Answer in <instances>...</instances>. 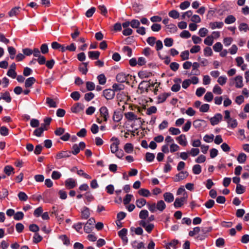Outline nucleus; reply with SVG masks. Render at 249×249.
Masks as SVG:
<instances>
[{
  "label": "nucleus",
  "mask_w": 249,
  "mask_h": 249,
  "mask_svg": "<svg viewBox=\"0 0 249 249\" xmlns=\"http://www.w3.org/2000/svg\"><path fill=\"white\" fill-rule=\"evenodd\" d=\"M166 207V204L162 200L158 201L157 203L154 202L147 203V207L151 213H155L156 211L162 212L165 210Z\"/></svg>",
  "instance_id": "nucleus-1"
},
{
  "label": "nucleus",
  "mask_w": 249,
  "mask_h": 249,
  "mask_svg": "<svg viewBox=\"0 0 249 249\" xmlns=\"http://www.w3.org/2000/svg\"><path fill=\"white\" fill-rule=\"evenodd\" d=\"M156 83H151L150 81H143L139 85L138 88L141 91V92L146 91L148 92L149 90H151V87H154Z\"/></svg>",
  "instance_id": "nucleus-2"
},
{
  "label": "nucleus",
  "mask_w": 249,
  "mask_h": 249,
  "mask_svg": "<svg viewBox=\"0 0 249 249\" xmlns=\"http://www.w3.org/2000/svg\"><path fill=\"white\" fill-rule=\"evenodd\" d=\"M111 141L113 142L110 144V148L112 153L115 154L119 150V145L120 143L119 140L116 137H112Z\"/></svg>",
  "instance_id": "nucleus-3"
},
{
  "label": "nucleus",
  "mask_w": 249,
  "mask_h": 249,
  "mask_svg": "<svg viewBox=\"0 0 249 249\" xmlns=\"http://www.w3.org/2000/svg\"><path fill=\"white\" fill-rule=\"evenodd\" d=\"M188 198V195L187 193H184L182 197L180 198H176L174 203V206L175 208L181 207L184 203L186 202Z\"/></svg>",
  "instance_id": "nucleus-4"
},
{
  "label": "nucleus",
  "mask_w": 249,
  "mask_h": 249,
  "mask_svg": "<svg viewBox=\"0 0 249 249\" xmlns=\"http://www.w3.org/2000/svg\"><path fill=\"white\" fill-rule=\"evenodd\" d=\"M86 146L84 142H80L79 144H74L72 147V153L74 155H77L80 152V150H83Z\"/></svg>",
  "instance_id": "nucleus-5"
},
{
  "label": "nucleus",
  "mask_w": 249,
  "mask_h": 249,
  "mask_svg": "<svg viewBox=\"0 0 249 249\" xmlns=\"http://www.w3.org/2000/svg\"><path fill=\"white\" fill-rule=\"evenodd\" d=\"M100 117L103 118L104 121L107 122L109 117L108 110L106 107H102L100 109Z\"/></svg>",
  "instance_id": "nucleus-6"
},
{
  "label": "nucleus",
  "mask_w": 249,
  "mask_h": 249,
  "mask_svg": "<svg viewBox=\"0 0 249 249\" xmlns=\"http://www.w3.org/2000/svg\"><path fill=\"white\" fill-rule=\"evenodd\" d=\"M71 155V152L69 151H61L58 152L56 156L55 159L56 160H60L69 158Z\"/></svg>",
  "instance_id": "nucleus-7"
},
{
  "label": "nucleus",
  "mask_w": 249,
  "mask_h": 249,
  "mask_svg": "<svg viewBox=\"0 0 249 249\" xmlns=\"http://www.w3.org/2000/svg\"><path fill=\"white\" fill-rule=\"evenodd\" d=\"M127 230L126 229L123 228L118 232V235L122 240L124 244H126L128 242V238L126 236Z\"/></svg>",
  "instance_id": "nucleus-8"
},
{
  "label": "nucleus",
  "mask_w": 249,
  "mask_h": 249,
  "mask_svg": "<svg viewBox=\"0 0 249 249\" xmlns=\"http://www.w3.org/2000/svg\"><path fill=\"white\" fill-rule=\"evenodd\" d=\"M77 185L76 180L72 178H69L65 181V185L68 189H72Z\"/></svg>",
  "instance_id": "nucleus-9"
},
{
  "label": "nucleus",
  "mask_w": 249,
  "mask_h": 249,
  "mask_svg": "<svg viewBox=\"0 0 249 249\" xmlns=\"http://www.w3.org/2000/svg\"><path fill=\"white\" fill-rule=\"evenodd\" d=\"M222 115L220 113H217L210 119V122L212 125H214L217 124L222 120Z\"/></svg>",
  "instance_id": "nucleus-10"
},
{
  "label": "nucleus",
  "mask_w": 249,
  "mask_h": 249,
  "mask_svg": "<svg viewBox=\"0 0 249 249\" xmlns=\"http://www.w3.org/2000/svg\"><path fill=\"white\" fill-rule=\"evenodd\" d=\"M103 95L107 100H111L114 98L115 92L112 89H107L103 91Z\"/></svg>",
  "instance_id": "nucleus-11"
},
{
  "label": "nucleus",
  "mask_w": 249,
  "mask_h": 249,
  "mask_svg": "<svg viewBox=\"0 0 249 249\" xmlns=\"http://www.w3.org/2000/svg\"><path fill=\"white\" fill-rule=\"evenodd\" d=\"M188 175V173L187 171H181L176 175L174 181L176 182L179 181L186 178Z\"/></svg>",
  "instance_id": "nucleus-12"
},
{
  "label": "nucleus",
  "mask_w": 249,
  "mask_h": 249,
  "mask_svg": "<svg viewBox=\"0 0 249 249\" xmlns=\"http://www.w3.org/2000/svg\"><path fill=\"white\" fill-rule=\"evenodd\" d=\"M176 140L180 145L183 146H186L187 144L186 138L184 134H181L178 137H177Z\"/></svg>",
  "instance_id": "nucleus-13"
},
{
  "label": "nucleus",
  "mask_w": 249,
  "mask_h": 249,
  "mask_svg": "<svg viewBox=\"0 0 249 249\" xmlns=\"http://www.w3.org/2000/svg\"><path fill=\"white\" fill-rule=\"evenodd\" d=\"M123 118V115L119 110H115L114 112L112 119L115 122H119Z\"/></svg>",
  "instance_id": "nucleus-14"
},
{
  "label": "nucleus",
  "mask_w": 249,
  "mask_h": 249,
  "mask_svg": "<svg viewBox=\"0 0 249 249\" xmlns=\"http://www.w3.org/2000/svg\"><path fill=\"white\" fill-rule=\"evenodd\" d=\"M225 116L224 119L227 121L228 125L231 127H233V124L232 123V119L230 117V112L228 110L224 111Z\"/></svg>",
  "instance_id": "nucleus-15"
},
{
  "label": "nucleus",
  "mask_w": 249,
  "mask_h": 249,
  "mask_svg": "<svg viewBox=\"0 0 249 249\" xmlns=\"http://www.w3.org/2000/svg\"><path fill=\"white\" fill-rule=\"evenodd\" d=\"M128 75H126L124 73H119L116 76V80L118 82L124 83L127 80Z\"/></svg>",
  "instance_id": "nucleus-16"
},
{
  "label": "nucleus",
  "mask_w": 249,
  "mask_h": 249,
  "mask_svg": "<svg viewBox=\"0 0 249 249\" xmlns=\"http://www.w3.org/2000/svg\"><path fill=\"white\" fill-rule=\"evenodd\" d=\"M131 245L134 249H146L144 243L142 242H138L137 241H134L132 243Z\"/></svg>",
  "instance_id": "nucleus-17"
},
{
  "label": "nucleus",
  "mask_w": 249,
  "mask_h": 249,
  "mask_svg": "<svg viewBox=\"0 0 249 249\" xmlns=\"http://www.w3.org/2000/svg\"><path fill=\"white\" fill-rule=\"evenodd\" d=\"M163 198L164 200L168 203L173 202L174 199L173 195L170 192L165 193L163 194Z\"/></svg>",
  "instance_id": "nucleus-18"
},
{
  "label": "nucleus",
  "mask_w": 249,
  "mask_h": 249,
  "mask_svg": "<svg viewBox=\"0 0 249 249\" xmlns=\"http://www.w3.org/2000/svg\"><path fill=\"white\" fill-rule=\"evenodd\" d=\"M170 95L169 93H163L159 95L158 97V103H162L165 102L166 99Z\"/></svg>",
  "instance_id": "nucleus-19"
},
{
  "label": "nucleus",
  "mask_w": 249,
  "mask_h": 249,
  "mask_svg": "<svg viewBox=\"0 0 249 249\" xmlns=\"http://www.w3.org/2000/svg\"><path fill=\"white\" fill-rule=\"evenodd\" d=\"M223 25L222 22H212L209 23V27L212 30L216 28L220 29L223 26Z\"/></svg>",
  "instance_id": "nucleus-20"
},
{
  "label": "nucleus",
  "mask_w": 249,
  "mask_h": 249,
  "mask_svg": "<svg viewBox=\"0 0 249 249\" xmlns=\"http://www.w3.org/2000/svg\"><path fill=\"white\" fill-rule=\"evenodd\" d=\"M21 7L19 6L15 7L13 8L9 12L8 15L10 17L16 16L19 14Z\"/></svg>",
  "instance_id": "nucleus-21"
},
{
  "label": "nucleus",
  "mask_w": 249,
  "mask_h": 249,
  "mask_svg": "<svg viewBox=\"0 0 249 249\" xmlns=\"http://www.w3.org/2000/svg\"><path fill=\"white\" fill-rule=\"evenodd\" d=\"M36 82V79L33 77L27 78L25 82V87L26 88H31L32 85Z\"/></svg>",
  "instance_id": "nucleus-22"
},
{
  "label": "nucleus",
  "mask_w": 249,
  "mask_h": 249,
  "mask_svg": "<svg viewBox=\"0 0 249 249\" xmlns=\"http://www.w3.org/2000/svg\"><path fill=\"white\" fill-rule=\"evenodd\" d=\"M124 116L128 121H132L138 119L137 116L132 112L125 113Z\"/></svg>",
  "instance_id": "nucleus-23"
},
{
  "label": "nucleus",
  "mask_w": 249,
  "mask_h": 249,
  "mask_svg": "<svg viewBox=\"0 0 249 249\" xmlns=\"http://www.w3.org/2000/svg\"><path fill=\"white\" fill-rule=\"evenodd\" d=\"M124 151L130 154L132 153L134 150V147L132 143H126L124 147Z\"/></svg>",
  "instance_id": "nucleus-24"
},
{
  "label": "nucleus",
  "mask_w": 249,
  "mask_h": 249,
  "mask_svg": "<svg viewBox=\"0 0 249 249\" xmlns=\"http://www.w3.org/2000/svg\"><path fill=\"white\" fill-rule=\"evenodd\" d=\"M247 156L244 153H240L237 157V160L240 163H244L247 160Z\"/></svg>",
  "instance_id": "nucleus-25"
},
{
  "label": "nucleus",
  "mask_w": 249,
  "mask_h": 249,
  "mask_svg": "<svg viewBox=\"0 0 249 249\" xmlns=\"http://www.w3.org/2000/svg\"><path fill=\"white\" fill-rule=\"evenodd\" d=\"M235 86L237 88H242L243 86V78L241 76H237L234 78Z\"/></svg>",
  "instance_id": "nucleus-26"
},
{
  "label": "nucleus",
  "mask_w": 249,
  "mask_h": 249,
  "mask_svg": "<svg viewBox=\"0 0 249 249\" xmlns=\"http://www.w3.org/2000/svg\"><path fill=\"white\" fill-rule=\"evenodd\" d=\"M89 57L92 59H98L100 53L98 51H90L88 53Z\"/></svg>",
  "instance_id": "nucleus-27"
},
{
  "label": "nucleus",
  "mask_w": 249,
  "mask_h": 249,
  "mask_svg": "<svg viewBox=\"0 0 249 249\" xmlns=\"http://www.w3.org/2000/svg\"><path fill=\"white\" fill-rule=\"evenodd\" d=\"M90 215L89 209L87 207H84L83 210L81 212V218L82 219H88Z\"/></svg>",
  "instance_id": "nucleus-28"
},
{
  "label": "nucleus",
  "mask_w": 249,
  "mask_h": 249,
  "mask_svg": "<svg viewBox=\"0 0 249 249\" xmlns=\"http://www.w3.org/2000/svg\"><path fill=\"white\" fill-rule=\"evenodd\" d=\"M83 109V105L80 103H77L71 107V111L74 113L79 112Z\"/></svg>",
  "instance_id": "nucleus-29"
},
{
  "label": "nucleus",
  "mask_w": 249,
  "mask_h": 249,
  "mask_svg": "<svg viewBox=\"0 0 249 249\" xmlns=\"http://www.w3.org/2000/svg\"><path fill=\"white\" fill-rule=\"evenodd\" d=\"M138 194L142 196L148 197L151 195L150 191L146 189H141L138 191Z\"/></svg>",
  "instance_id": "nucleus-30"
},
{
  "label": "nucleus",
  "mask_w": 249,
  "mask_h": 249,
  "mask_svg": "<svg viewBox=\"0 0 249 249\" xmlns=\"http://www.w3.org/2000/svg\"><path fill=\"white\" fill-rule=\"evenodd\" d=\"M146 201L144 198H140L136 201V204L138 208H141L145 204L147 205Z\"/></svg>",
  "instance_id": "nucleus-31"
},
{
  "label": "nucleus",
  "mask_w": 249,
  "mask_h": 249,
  "mask_svg": "<svg viewBox=\"0 0 249 249\" xmlns=\"http://www.w3.org/2000/svg\"><path fill=\"white\" fill-rule=\"evenodd\" d=\"M236 61L238 66L241 67L242 70H244L246 68V65H243L244 63L243 58L242 57H237Z\"/></svg>",
  "instance_id": "nucleus-32"
},
{
  "label": "nucleus",
  "mask_w": 249,
  "mask_h": 249,
  "mask_svg": "<svg viewBox=\"0 0 249 249\" xmlns=\"http://www.w3.org/2000/svg\"><path fill=\"white\" fill-rule=\"evenodd\" d=\"M151 75L150 72L145 71H142L138 72V76L141 79L149 77Z\"/></svg>",
  "instance_id": "nucleus-33"
},
{
  "label": "nucleus",
  "mask_w": 249,
  "mask_h": 249,
  "mask_svg": "<svg viewBox=\"0 0 249 249\" xmlns=\"http://www.w3.org/2000/svg\"><path fill=\"white\" fill-rule=\"evenodd\" d=\"M245 190H246L245 187L242 185L241 184H238L237 185H236L235 191L237 194H243L245 192Z\"/></svg>",
  "instance_id": "nucleus-34"
},
{
  "label": "nucleus",
  "mask_w": 249,
  "mask_h": 249,
  "mask_svg": "<svg viewBox=\"0 0 249 249\" xmlns=\"http://www.w3.org/2000/svg\"><path fill=\"white\" fill-rule=\"evenodd\" d=\"M169 16L174 19H177L179 17V13L176 10H173L168 13Z\"/></svg>",
  "instance_id": "nucleus-35"
},
{
  "label": "nucleus",
  "mask_w": 249,
  "mask_h": 249,
  "mask_svg": "<svg viewBox=\"0 0 249 249\" xmlns=\"http://www.w3.org/2000/svg\"><path fill=\"white\" fill-rule=\"evenodd\" d=\"M14 168L11 166L7 165L4 168V172L7 176H10L12 173H14Z\"/></svg>",
  "instance_id": "nucleus-36"
},
{
  "label": "nucleus",
  "mask_w": 249,
  "mask_h": 249,
  "mask_svg": "<svg viewBox=\"0 0 249 249\" xmlns=\"http://www.w3.org/2000/svg\"><path fill=\"white\" fill-rule=\"evenodd\" d=\"M18 196L20 201H25L28 199V196L23 192H19Z\"/></svg>",
  "instance_id": "nucleus-37"
},
{
  "label": "nucleus",
  "mask_w": 249,
  "mask_h": 249,
  "mask_svg": "<svg viewBox=\"0 0 249 249\" xmlns=\"http://www.w3.org/2000/svg\"><path fill=\"white\" fill-rule=\"evenodd\" d=\"M193 172L195 175H198L201 172V167L199 164H196L193 167Z\"/></svg>",
  "instance_id": "nucleus-38"
},
{
  "label": "nucleus",
  "mask_w": 249,
  "mask_h": 249,
  "mask_svg": "<svg viewBox=\"0 0 249 249\" xmlns=\"http://www.w3.org/2000/svg\"><path fill=\"white\" fill-rule=\"evenodd\" d=\"M148 214V212L146 210H142L139 213V217L142 219H145Z\"/></svg>",
  "instance_id": "nucleus-39"
},
{
  "label": "nucleus",
  "mask_w": 249,
  "mask_h": 249,
  "mask_svg": "<svg viewBox=\"0 0 249 249\" xmlns=\"http://www.w3.org/2000/svg\"><path fill=\"white\" fill-rule=\"evenodd\" d=\"M99 83L101 85H104L106 83V77L104 74H101L97 77Z\"/></svg>",
  "instance_id": "nucleus-40"
},
{
  "label": "nucleus",
  "mask_w": 249,
  "mask_h": 249,
  "mask_svg": "<svg viewBox=\"0 0 249 249\" xmlns=\"http://www.w3.org/2000/svg\"><path fill=\"white\" fill-rule=\"evenodd\" d=\"M88 63H83L79 67V71L84 74H86L88 71Z\"/></svg>",
  "instance_id": "nucleus-41"
},
{
  "label": "nucleus",
  "mask_w": 249,
  "mask_h": 249,
  "mask_svg": "<svg viewBox=\"0 0 249 249\" xmlns=\"http://www.w3.org/2000/svg\"><path fill=\"white\" fill-rule=\"evenodd\" d=\"M0 98L7 103H10L11 101V98L10 97V93L8 92H5L4 93Z\"/></svg>",
  "instance_id": "nucleus-42"
},
{
  "label": "nucleus",
  "mask_w": 249,
  "mask_h": 249,
  "mask_svg": "<svg viewBox=\"0 0 249 249\" xmlns=\"http://www.w3.org/2000/svg\"><path fill=\"white\" fill-rule=\"evenodd\" d=\"M205 44L208 46H211L213 43V37L211 36H208L204 40Z\"/></svg>",
  "instance_id": "nucleus-43"
},
{
  "label": "nucleus",
  "mask_w": 249,
  "mask_h": 249,
  "mask_svg": "<svg viewBox=\"0 0 249 249\" xmlns=\"http://www.w3.org/2000/svg\"><path fill=\"white\" fill-rule=\"evenodd\" d=\"M169 132L173 135H177L179 134L181 132L178 128L171 127L169 129Z\"/></svg>",
  "instance_id": "nucleus-44"
},
{
  "label": "nucleus",
  "mask_w": 249,
  "mask_h": 249,
  "mask_svg": "<svg viewBox=\"0 0 249 249\" xmlns=\"http://www.w3.org/2000/svg\"><path fill=\"white\" fill-rule=\"evenodd\" d=\"M208 32V29L206 28H201L199 30L198 34L201 37H204L206 36Z\"/></svg>",
  "instance_id": "nucleus-45"
},
{
  "label": "nucleus",
  "mask_w": 249,
  "mask_h": 249,
  "mask_svg": "<svg viewBox=\"0 0 249 249\" xmlns=\"http://www.w3.org/2000/svg\"><path fill=\"white\" fill-rule=\"evenodd\" d=\"M188 153L190 155L193 157H195L199 154V150L198 148H193L190 150V151H188Z\"/></svg>",
  "instance_id": "nucleus-46"
},
{
  "label": "nucleus",
  "mask_w": 249,
  "mask_h": 249,
  "mask_svg": "<svg viewBox=\"0 0 249 249\" xmlns=\"http://www.w3.org/2000/svg\"><path fill=\"white\" fill-rule=\"evenodd\" d=\"M113 90L118 91L123 90L124 88V86L121 84H114L112 86Z\"/></svg>",
  "instance_id": "nucleus-47"
},
{
  "label": "nucleus",
  "mask_w": 249,
  "mask_h": 249,
  "mask_svg": "<svg viewBox=\"0 0 249 249\" xmlns=\"http://www.w3.org/2000/svg\"><path fill=\"white\" fill-rule=\"evenodd\" d=\"M123 51L128 56H131L132 53V49L129 47L124 46L123 48Z\"/></svg>",
  "instance_id": "nucleus-48"
},
{
  "label": "nucleus",
  "mask_w": 249,
  "mask_h": 249,
  "mask_svg": "<svg viewBox=\"0 0 249 249\" xmlns=\"http://www.w3.org/2000/svg\"><path fill=\"white\" fill-rule=\"evenodd\" d=\"M213 49L215 52H219L222 49V45L220 42H217L213 45Z\"/></svg>",
  "instance_id": "nucleus-49"
},
{
  "label": "nucleus",
  "mask_w": 249,
  "mask_h": 249,
  "mask_svg": "<svg viewBox=\"0 0 249 249\" xmlns=\"http://www.w3.org/2000/svg\"><path fill=\"white\" fill-rule=\"evenodd\" d=\"M130 230L131 231H134L137 235H142L143 233V230L141 227H138L137 228L132 227L131 228Z\"/></svg>",
  "instance_id": "nucleus-50"
},
{
  "label": "nucleus",
  "mask_w": 249,
  "mask_h": 249,
  "mask_svg": "<svg viewBox=\"0 0 249 249\" xmlns=\"http://www.w3.org/2000/svg\"><path fill=\"white\" fill-rule=\"evenodd\" d=\"M24 214L21 212H18L16 213L14 215V218L16 220H20L23 219Z\"/></svg>",
  "instance_id": "nucleus-51"
},
{
  "label": "nucleus",
  "mask_w": 249,
  "mask_h": 249,
  "mask_svg": "<svg viewBox=\"0 0 249 249\" xmlns=\"http://www.w3.org/2000/svg\"><path fill=\"white\" fill-rule=\"evenodd\" d=\"M87 89L89 91L93 90L95 88V86L94 83L88 81L86 83Z\"/></svg>",
  "instance_id": "nucleus-52"
},
{
  "label": "nucleus",
  "mask_w": 249,
  "mask_h": 249,
  "mask_svg": "<svg viewBox=\"0 0 249 249\" xmlns=\"http://www.w3.org/2000/svg\"><path fill=\"white\" fill-rule=\"evenodd\" d=\"M59 239H61L63 242V244L65 245H69L70 243V240L69 238L67 237L65 235H62L59 236Z\"/></svg>",
  "instance_id": "nucleus-53"
},
{
  "label": "nucleus",
  "mask_w": 249,
  "mask_h": 249,
  "mask_svg": "<svg viewBox=\"0 0 249 249\" xmlns=\"http://www.w3.org/2000/svg\"><path fill=\"white\" fill-rule=\"evenodd\" d=\"M130 26L133 28H138L140 25V22L138 20L133 19L130 21Z\"/></svg>",
  "instance_id": "nucleus-54"
},
{
  "label": "nucleus",
  "mask_w": 249,
  "mask_h": 249,
  "mask_svg": "<svg viewBox=\"0 0 249 249\" xmlns=\"http://www.w3.org/2000/svg\"><path fill=\"white\" fill-rule=\"evenodd\" d=\"M192 124V122L190 121H187L182 127V131L184 132H187L190 129Z\"/></svg>",
  "instance_id": "nucleus-55"
},
{
  "label": "nucleus",
  "mask_w": 249,
  "mask_h": 249,
  "mask_svg": "<svg viewBox=\"0 0 249 249\" xmlns=\"http://www.w3.org/2000/svg\"><path fill=\"white\" fill-rule=\"evenodd\" d=\"M61 177V174L59 172L57 171H54L53 172L52 174V178L53 179H58L59 178H60Z\"/></svg>",
  "instance_id": "nucleus-56"
},
{
  "label": "nucleus",
  "mask_w": 249,
  "mask_h": 249,
  "mask_svg": "<svg viewBox=\"0 0 249 249\" xmlns=\"http://www.w3.org/2000/svg\"><path fill=\"white\" fill-rule=\"evenodd\" d=\"M200 228L198 227H195L193 229V231H190L189 232V235L190 236H194L196 234L198 233L200 231Z\"/></svg>",
  "instance_id": "nucleus-57"
},
{
  "label": "nucleus",
  "mask_w": 249,
  "mask_h": 249,
  "mask_svg": "<svg viewBox=\"0 0 249 249\" xmlns=\"http://www.w3.org/2000/svg\"><path fill=\"white\" fill-rule=\"evenodd\" d=\"M179 149V147L175 143H172L170 146V151L171 153L175 152Z\"/></svg>",
  "instance_id": "nucleus-58"
},
{
  "label": "nucleus",
  "mask_w": 249,
  "mask_h": 249,
  "mask_svg": "<svg viewBox=\"0 0 249 249\" xmlns=\"http://www.w3.org/2000/svg\"><path fill=\"white\" fill-rule=\"evenodd\" d=\"M133 197V195L131 194H127L125 197L124 198L123 202L124 205L128 204L131 200Z\"/></svg>",
  "instance_id": "nucleus-59"
},
{
  "label": "nucleus",
  "mask_w": 249,
  "mask_h": 249,
  "mask_svg": "<svg viewBox=\"0 0 249 249\" xmlns=\"http://www.w3.org/2000/svg\"><path fill=\"white\" fill-rule=\"evenodd\" d=\"M47 103L49 105V107H56V104L54 101V100L50 98H47L46 99Z\"/></svg>",
  "instance_id": "nucleus-60"
},
{
  "label": "nucleus",
  "mask_w": 249,
  "mask_h": 249,
  "mask_svg": "<svg viewBox=\"0 0 249 249\" xmlns=\"http://www.w3.org/2000/svg\"><path fill=\"white\" fill-rule=\"evenodd\" d=\"M96 11V8L94 7H92L89 9L86 13V16L88 18H90L92 17L93 14L95 13Z\"/></svg>",
  "instance_id": "nucleus-61"
},
{
  "label": "nucleus",
  "mask_w": 249,
  "mask_h": 249,
  "mask_svg": "<svg viewBox=\"0 0 249 249\" xmlns=\"http://www.w3.org/2000/svg\"><path fill=\"white\" fill-rule=\"evenodd\" d=\"M191 35L188 31L184 30L180 34V36L184 38H188L191 36Z\"/></svg>",
  "instance_id": "nucleus-62"
},
{
  "label": "nucleus",
  "mask_w": 249,
  "mask_h": 249,
  "mask_svg": "<svg viewBox=\"0 0 249 249\" xmlns=\"http://www.w3.org/2000/svg\"><path fill=\"white\" fill-rule=\"evenodd\" d=\"M164 45L167 47H171L173 44V39L171 38H166L164 40Z\"/></svg>",
  "instance_id": "nucleus-63"
},
{
  "label": "nucleus",
  "mask_w": 249,
  "mask_h": 249,
  "mask_svg": "<svg viewBox=\"0 0 249 249\" xmlns=\"http://www.w3.org/2000/svg\"><path fill=\"white\" fill-rule=\"evenodd\" d=\"M71 97L74 100L78 101L80 97V94L78 91H74L71 94Z\"/></svg>",
  "instance_id": "nucleus-64"
}]
</instances>
